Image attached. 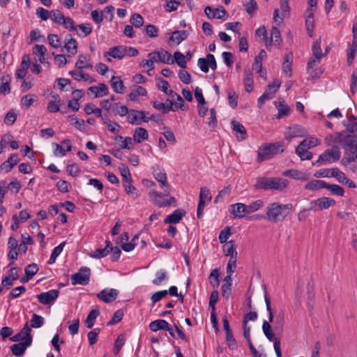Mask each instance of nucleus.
Segmentation results:
<instances>
[{"instance_id":"a211bd4d","label":"nucleus","mask_w":357,"mask_h":357,"mask_svg":"<svg viewBox=\"0 0 357 357\" xmlns=\"http://www.w3.org/2000/svg\"><path fill=\"white\" fill-rule=\"evenodd\" d=\"M230 212L233 215L234 218H243L248 213L246 204L243 203H236L231 205Z\"/></svg>"},{"instance_id":"f3484780","label":"nucleus","mask_w":357,"mask_h":357,"mask_svg":"<svg viewBox=\"0 0 357 357\" xmlns=\"http://www.w3.org/2000/svg\"><path fill=\"white\" fill-rule=\"evenodd\" d=\"M119 294V291L115 289H105L100 291L98 294L97 297L105 303H110L114 301Z\"/></svg>"},{"instance_id":"72a5a7b5","label":"nucleus","mask_w":357,"mask_h":357,"mask_svg":"<svg viewBox=\"0 0 357 357\" xmlns=\"http://www.w3.org/2000/svg\"><path fill=\"white\" fill-rule=\"evenodd\" d=\"M169 323L165 319H157L153 321L149 324V328L152 331H157L158 330H169Z\"/></svg>"},{"instance_id":"4c0bfd02","label":"nucleus","mask_w":357,"mask_h":357,"mask_svg":"<svg viewBox=\"0 0 357 357\" xmlns=\"http://www.w3.org/2000/svg\"><path fill=\"white\" fill-rule=\"evenodd\" d=\"M69 74L72 77L77 81H89V82H94V79L86 73H84L82 70H72L69 72Z\"/></svg>"},{"instance_id":"c03bdc74","label":"nucleus","mask_w":357,"mask_h":357,"mask_svg":"<svg viewBox=\"0 0 357 357\" xmlns=\"http://www.w3.org/2000/svg\"><path fill=\"white\" fill-rule=\"evenodd\" d=\"M292 59V54H288L286 55L284 61L283 63V72L287 77H290L291 76Z\"/></svg>"},{"instance_id":"37998d69","label":"nucleus","mask_w":357,"mask_h":357,"mask_svg":"<svg viewBox=\"0 0 357 357\" xmlns=\"http://www.w3.org/2000/svg\"><path fill=\"white\" fill-rule=\"evenodd\" d=\"M168 274L165 270L161 269L155 273V278L153 280L152 283L154 285L159 286L163 282L167 280Z\"/></svg>"},{"instance_id":"2f4dec72","label":"nucleus","mask_w":357,"mask_h":357,"mask_svg":"<svg viewBox=\"0 0 357 357\" xmlns=\"http://www.w3.org/2000/svg\"><path fill=\"white\" fill-rule=\"evenodd\" d=\"M188 37V33L187 31H174L171 33L169 40L176 45H178Z\"/></svg>"},{"instance_id":"1a4fd4ad","label":"nucleus","mask_w":357,"mask_h":357,"mask_svg":"<svg viewBox=\"0 0 357 357\" xmlns=\"http://www.w3.org/2000/svg\"><path fill=\"white\" fill-rule=\"evenodd\" d=\"M199 198V204L197 206V215L198 218H200L204 213V210L206 204H208L212 199V196L210 193V191L206 187H202L200 188Z\"/></svg>"},{"instance_id":"13d9d810","label":"nucleus","mask_w":357,"mask_h":357,"mask_svg":"<svg viewBox=\"0 0 357 357\" xmlns=\"http://www.w3.org/2000/svg\"><path fill=\"white\" fill-rule=\"evenodd\" d=\"M325 188H327L330 192L335 195L343 196L344 190L340 185L335 184H327Z\"/></svg>"},{"instance_id":"473e14b6","label":"nucleus","mask_w":357,"mask_h":357,"mask_svg":"<svg viewBox=\"0 0 357 357\" xmlns=\"http://www.w3.org/2000/svg\"><path fill=\"white\" fill-rule=\"evenodd\" d=\"M89 91L94 94L95 98H100L108 93V87L105 84H99L98 86H93L89 88Z\"/></svg>"},{"instance_id":"6e6552de","label":"nucleus","mask_w":357,"mask_h":357,"mask_svg":"<svg viewBox=\"0 0 357 357\" xmlns=\"http://www.w3.org/2000/svg\"><path fill=\"white\" fill-rule=\"evenodd\" d=\"M91 271L89 268L82 267L79 271L71 275L72 284L86 285L90 280Z\"/></svg>"},{"instance_id":"a18cd8bd","label":"nucleus","mask_w":357,"mask_h":357,"mask_svg":"<svg viewBox=\"0 0 357 357\" xmlns=\"http://www.w3.org/2000/svg\"><path fill=\"white\" fill-rule=\"evenodd\" d=\"M307 149L299 144L296 149V153L302 160H310L312 158V153Z\"/></svg>"},{"instance_id":"e2e57ef3","label":"nucleus","mask_w":357,"mask_h":357,"mask_svg":"<svg viewBox=\"0 0 357 357\" xmlns=\"http://www.w3.org/2000/svg\"><path fill=\"white\" fill-rule=\"evenodd\" d=\"M121 176L123 178V183L128 181H132L131 174L128 167L124 165H121L119 167Z\"/></svg>"},{"instance_id":"2eb2a0df","label":"nucleus","mask_w":357,"mask_h":357,"mask_svg":"<svg viewBox=\"0 0 357 357\" xmlns=\"http://www.w3.org/2000/svg\"><path fill=\"white\" fill-rule=\"evenodd\" d=\"M204 12L207 17L210 19H219L225 20V16L227 14V12L225 8L222 7L218 8H213L211 6H206L204 9Z\"/></svg>"},{"instance_id":"49530a36","label":"nucleus","mask_w":357,"mask_h":357,"mask_svg":"<svg viewBox=\"0 0 357 357\" xmlns=\"http://www.w3.org/2000/svg\"><path fill=\"white\" fill-rule=\"evenodd\" d=\"M321 140L315 137H310L303 140L299 144L305 149H310L319 145Z\"/></svg>"},{"instance_id":"f257e3e1","label":"nucleus","mask_w":357,"mask_h":357,"mask_svg":"<svg viewBox=\"0 0 357 357\" xmlns=\"http://www.w3.org/2000/svg\"><path fill=\"white\" fill-rule=\"evenodd\" d=\"M293 208L291 204H280L273 202L266 208V218L268 222L277 223L282 221L290 213Z\"/></svg>"},{"instance_id":"58836bf2","label":"nucleus","mask_w":357,"mask_h":357,"mask_svg":"<svg viewBox=\"0 0 357 357\" xmlns=\"http://www.w3.org/2000/svg\"><path fill=\"white\" fill-rule=\"evenodd\" d=\"M133 138L135 142L141 143L149 138V133L144 128H137L134 131Z\"/></svg>"},{"instance_id":"680f3d73","label":"nucleus","mask_w":357,"mask_h":357,"mask_svg":"<svg viewBox=\"0 0 357 357\" xmlns=\"http://www.w3.org/2000/svg\"><path fill=\"white\" fill-rule=\"evenodd\" d=\"M68 121L72 124L74 125L78 130H84V121L79 120L74 115L68 116Z\"/></svg>"},{"instance_id":"20e7f679","label":"nucleus","mask_w":357,"mask_h":357,"mask_svg":"<svg viewBox=\"0 0 357 357\" xmlns=\"http://www.w3.org/2000/svg\"><path fill=\"white\" fill-rule=\"evenodd\" d=\"M342 145L345 151L343 160L351 162L357 158V136L346 132Z\"/></svg>"},{"instance_id":"bf43d9fd","label":"nucleus","mask_w":357,"mask_h":357,"mask_svg":"<svg viewBox=\"0 0 357 357\" xmlns=\"http://www.w3.org/2000/svg\"><path fill=\"white\" fill-rule=\"evenodd\" d=\"M123 185L125 187V190L128 195H130L133 198H137L139 197L138 191L136 188L132 185V181L125 183Z\"/></svg>"},{"instance_id":"a19ab883","label":"nucleus","mask_w":357,"mask_h":357,"mask_svg":"<svg viewBox=\"0 0 357 357\" xmlns=\"http://www.w3.org/2000/svg\"><path fill=\"white\" fill-rule=\"evenodd\" d=\"M326 183L321 180H312L308 182L305 188L310 190H317L322 188H325Z\"/></svg>"},{"instance_id":"aec40b11","label":"nucleus","mask_w":357,"mask_h":357,"mask_svg":"<svg viewBox=\"0 0 357 357\" xmlns=\"http://www.w3.org/2000/svg\"><path fill=\"white\" fill-rule=\"evenodd\" d=\"M282 175L298 181H307L310 177L309 173L303 172L297 169L286 170L282 173Z\"/></svg>"},{"instance_id":"0eeeda50","label":"nucleus","mask_w":357,"mask_h":357,"mask_svg":"<svg viewBox=\"0 0 357 357\" xmlns=\"http://www.w3.org/2000/svg\"><path fill=\"white\" fill-rule=\"evenodd\" d=\"M280 85L281 82L279 80H275L273 83L269 84L265 92L257 100L258 107H261L266 100L272 99L280 89Z\"/></svg>"},{"instance_id":"a878e982","label":"nucleus","mask_w":357,"mask_h":357,"mask_svg":"<svg viewBox=\"0 0 357 357\" xmlns=\"http://www.w3.org/2000/svg\"><path fill=\"white\" fill-rule=\"evenodd\" d=\"M64 48L71 55H74L77 53V43L70 34H68L65 38Z\"/></svg>"},{"instance_id":"864d4df0","label":"nucleus","mask_w":357,"mask_h":357,"mask_svg":"<svg viewBox=\"0 0 357 357\" xmlns=\"http://www.w3.org/2000/svg\"><path fill=\"white\" fill-rule=\"evenodd\" d=\"M149 196L152 201V202L157 206V203H164V201L162 200V198L165 196V192H163V194L161 192H157L155 189L151 190L149 193Z\"/></svg>"},{"instance_id":"8fccbe9b","label":"nucleus","mask_w":357,"mask_h":357,"mask_svg":"<svg viewBox=\"0 0 357 357\" xmlns=\"http://www.w3.org/2000/svg\"><path fill=\"white\" fill-rule=\"evenodd\" d=\"M102 119L104 120V124L111 132L114 134L119 132L121 126L118 123L112 122L107 117H102Z\"/></svg>"},{"instance_id":"69168bd1","label":"nucleus","mask_w":357,"mask_h":357,"mask_svg":"<svg viewBox=\"0 0 357 357\" xmlns=\"http://www.w3.org/2000/svg\"><path fill=\"white\" fill-rule=\"evenodd\" d=\"M109 252L107 248H99L93 252L89 254V256L92 258L100 259L107 256Z\"/></svg>"},{"instance_id":"f03ea898","label":"nucleus","mask_w":357,"mask_h":357,"mask_svg":"<svg viewBox=\"0 0 357 357\" xmlns=\"http://www.w3.org/2000/svg\"><path fill=\"white\" fill-rule=\"evenodd\" d=\"M289 185L287 179L278 177H260L257 179L255 185L256 189L284 190Z\"/></svg>"},{"instance_id":"4be33fe9","label":"nucleus","mask_w":357,"mask_h":357,"mask_svg":"<svg viewBox=\"0 0 357 357\" xmlns=\"http://www.w3.org/2000/svg\"><path fill=\"white\" fill-rule=\"evenodd\" d=\"M311 204L317 206L318 210H322L335 205V201L329 197H321L312 202Z\"/></svg>"},{"instance_id":"39448f33","label":"nucleus","mask_w":357,"mask_h":357,"mask_svg":"<svg viewBox=\"0 0 357 357\" xmlns=\"http://www.w3.org/2000/svg\"><path fill=\"white\" fill-rule=\"evenodd\" d=\"M340 151L337 146H333L331 149L326 150L321 154L314 165H320L322 164H330L339 160L340 158Z\"/></svg>"},{"instance_id":"b1692460","label":"nucleus","mask_w":357,"mask_h":357,"mask_svg":"<svg viewBox=\"0 0 357 357\" xmlns=\"http://www.w3.org/2000/svg\"><path fill=\"white\" fill-rule=\"evenodd\" d=\"M31 340L26 341L24 342H19L17 344H14L11 346L10 350L12 353L17 356H21L24 354L25 350L31 344Z\"/></svg>"},{"instance_id":"9d476101","label":"nucleus","mask_w":357,"mask_h":357,"mask_svg":"<svg viewBox=\"0 0 357 357\" xmlns=\"http://www.w3.org/2000/svg\"><path fill=\"white\" fill-rule=\"evenodd\" d=\"M148 57L151 59L154 63L160 62L167 64L174 63L172 55L167 51L162 48L157 51L150 52L148 54Z\"/></svg>"},{"instance_id":"393cba45","label":"nucleus","mask_w":357,"mask_h":357,"mask_svg":"<svg viewBox=\"0 0 357 357\" xmlns=\"http://www.w3.org/2000/svg\"><path fill=\"white\" fill-rule=\"evenodd\" d=\"M153 106L154 108L161 111L164 114H166L169 111H175L176 109V107H173V102L169 99H167L165 102L154 101L153 102Z\"/></svg>"},{"instance_id":"bb28decb","label":"nucleus","mask_w":357,"mask_h":357,"mask_svg":"<svg viewBox=\"0 0 357 357\" xmlns=\"http://www.w3.org/2000/svg\"><path fill=\"white\" fill-rule=\"evenodd\" d=\"M275 104L278 110V119L287 116L290 114V107L285 103L283 99L279 98Z\"/></svg>"},{"instance_id":"338daca9","label":"nucleus","mask_w":357,"mask_h":357,"mask_svg":"<svg viewBox=\"0 0 357 357\" xmlns=\"http://www.w3.org/2000/svg\"><path fill=\"white\" fill-rule=\"evenodd\" d=\"M36 100V96L33 94L26 95L22 97L21 103L22 105L29 107Z\"/></svg>"},{"instance_id":"ddd939ff","label":"nucleus","mask_w":357,"mask_h":357,"mask_svg":"<svg viewBox=\"0 0 357 357\" xmlns=\"http://www.w3.org/2000/svg\"><path fill=\"white\" fill-rule=\"evenodd\" d=\"M307 135V131L301 126L294 125L288 128L285 132L286 139L291 140L296 137H303Z\"/></svg>"},{"instance_id":"c9c22d12","label":"nucleus","mask_w":357,"mask_h":357,"mask_svg":"<svg viewBox=\"0 0 357 357\" xmlns=\"http://www.w3.org/2000/svg\"><path fill=\"white\" fill-rule=\"evenodd\" d=\"M110 82L113 90L116 93H123L124 92L125 86L119 77L112 76Z\"/></svg>"},{"instance_id":"de8ad7c7","label":"nucleus","mask_w":357,"mask_h":357,"mask_svg":"<svg viewBox=\"0 0 357 357\" xmlns=\"http://www.w3.org/2000/svg\"><path fill=\"white\" fill-rule=\"evenodd\" d=\"M357 52V45L351 44L347 49V63L348 66H351Z\"/></svg>"},{"instance_id":"603ef678","label":"nucleus","mask_w":357,"mask_h":357,"mask_svg":"<svg viewBox=\"0 0 357 357\" xmlns=\"http://www.w3.org/2000/svg\"><path fill=\"white\" fill-rule=\"evenodd\" d=\"M312 56L323 58L326 54L322 52L321 49V39L314 41L312 46Z\"/></svg>"},{"instance_id":"5fc2aeb1","label":"nucleus","mask_w":357,"mask_h":357,"mask_svg":"<svg viewBox=\"0 0 357 357\" xmlns=\"http://www.w3.org/2000/svg\"><path fill=\"white\" fill-rule=\"evenodd\" d=\"M66 16L59 10H51V19L52 20L59 25H61L63 21L65 20Z\"/></svg>"},{"instance_id":"79ce46f5","label":"nucleus","mask_w":357,"mask_h":357,"mask_svg":"<svg viewBox=\"0 0 357 357\" xmlns=\"http://www.w3.org/2000/svg\"><path fill=\"white\" fill-rule=\"evenodd\" d=\"M88 56L86 55H79L77 61L75 63V67L79 70H82L83 68L91 69L93 68V65L88 62Z\"/></svg>"},{"instance_id":"0e129e2a","label":"nucleus","mask_w":357,"mask_h":357,"mask_svg":"<svg viewBox=\"0 0 357 357\" xmlns=\"http://www.w3.org/2000/svg\"><path fill=\"white\" fill-rule=\"evenodd\" d=\"M130 22L134 26L139 28L144 24V18L141 15L135 13L132 15Z\"/></svg>"},{"instance_id":"052dcab7","label":"nucleus","mask_w":357,"mask_h":357,"mask_svg":"<svg viewBox=\"0 0 357 357\" xmlns=\"http://www.w3.org/2000/svg\"><path fill=\"white\" fill-rule=\"evenodd\" d=\"M321 59L322 58L312 56H311V57L310 58V59L307 62V69L308 73L311 75H313V73L311 70L320 63Z\"/></svg>"},{"instance_id":"c756f323","label":"nucleus","mask_w":357,"mask_h":357,"mask_svg":"<svg viewBox=\"0 0 357 357\" xmlns=\"http://www.w3.org/2000/svg\"><path fill=\"white\" fill-rule=\"evenodd\" d=\"M61 98L59 95L52 93L48 102L47 109L50 112H56L60 109Z\"/></svg>"},{"instance_id":"09e8293b","label":"nucleus","mask_w":357,"mask_h":357,"mask_svg":"<svg viewBox=\"0 0 357 357\" xmlns=\"http://www.w3.org/2000/svg\"><path fill=\"white\" fill-rule=\"evenodd\" d=\"M337 168L321 169L314 174L317 178L334 177Z\"/></svg>"},{"instance_id":"c85d7f7f","label":"nucleus","mask_w":357,"mask_h":357,"mask_svg":"<svg viewBox=\"0 0 357 357\" xmlns=\"http://www.w3.org/2000/svg\"><path fill=\"white\" fill-rule=\"evenodd\" d=\"M282 41L280 31L276 26H273L271 33V39L267 38L266 42V47L268 49L272 43L279 45Z\"/></svg>"},{"instance_id":"e433bc0d","label":"nucleus","mask_w":357,"mask_h":357,"mask_svg":"<svg viewBox=\"0 0 357 357\" xmlns=\"http://www.w3.org/2000/svg\"><path fill=\"white\" fill-rule=\"evenodd\" d=\"M231 124L233 130L240 135V136H237V137L240 140L245 139L247 136V132L245 127L241 123L236 121H232Z\"/></svg>"},{"instance_id":"412c9836","label":"nucleus","mask_w":357,"mask_h":357,"mask_svg":"<svg viewBox=\"0 0 357 357\" xmlns=\"http://www.w3.org/2000/svg\"><path fill=\"white\" fill-rule=\"evenodd\" d=\"M30 66V58L29 55H24L20 64V68L16 71V77L17 79H24L26 75L27 70Z\"/></svg>"},{"instance_id":"f704fd0d","label":"nucleus","mask_w":357,"mask_h":357,"mask_svg":"<svg viewBox=\"0 0 357 357\" xmlns=\"http://www.w3.org/2000/svg\"><path fill=\"white\" fill-rule=\"evenodd\" d=\"M223 252L225 256L237 258V251L234 241H229L223 245Z\"/></svg>"},{"instance_id":"cd10ccee","label":"nucleus","mask_w":357,"mask_h":357,"mask_svg":"<svg viewBox=\"0 0 357 357\" xmlns=\"http://www.w3.org/2000/svg\"><path fill=\"white\" fill-rule=\"evenodd\" d=\"M347 132H337L335 135H329L325 137L324 142L327 146H332L340 143L342 144Z\"/></svg>"},{"instance_id":"423d86ee","label":"nucleus","mask_w":357,"mask_h":357,"mask_svg":"<svg viewBox=\"0 0 357 357\" xmlns=\"http://www.w3.org/2000/svg\"><path fill=\"white\" fill-rule=\"evenodd\" d=\"M262 330L264 333V335L270 342L274 341L273 347L276 354V356L282 357L280 341L279 339L274 338L273 329L268 321L266 320L263 321Z\"/></svg>"},{"instance_id":"4d7b16f0","label":"nucleus","mask_w":357,"mask_h":357,"mask_svg":"<svg viewBox=\"0 0 357 357\" xmlns=\"http://www.w3.org/2000/svg\"><path fill=\"white\" fill-rule=\"evenodd\" d=\"M174 63L176 62V64L183 69L186 68L185 56L183 53L180 52H175L174 54Z\"/></svg>"},{"instance_id":"6e6d98bb","label":"nucleus","mask_w":357,"mask_h":357,"mask_svg":"<svg viewBox=\"0 0 357 357\" xmlns=\"http://www.w3.org/2000/svg\"><path fill=\"white\" fill-rule=\"evenodd\" d=\"M264 204L263 200L257 199L251 202L250 204L246 205L248 213L250 214L258 211L264 206Z\"/></svg>"},{"instance_id":"9b49d317","label":"nucleus","mask_w":357,"mask_h":357,"mask_svg":"<svg viewBox=\"0 0 357 357\" xmlns=\"http://www.w3.org/2000/svg\"><path fill=\"white\" fill-rule=\"evenodd\" d=\"M153 176L160 183V188L165 192V195H169L172 188L167 182V175L165 171L157 168L153 170Z\"/></svg>"},{"instance_id":"3c124183","label":"nucleus","mask_w":357,"mask_h":357,"mask_svg":"<svg viewBox=\"0 0 357 357\" xmlns=\"http://www.w3.org/2000/svg\"><path fill=\"white\" fill-rule=\"evenodd\" d=\"M98 315H99L98 310H92L91 311H90V312L89 313V314L85 320L86 326L89 328H93V326L94 325V322Z\"/></svg>"},{"instance_id":"dca6fc26","label":"nucleus","mask_w":357,"mask_h":357,"mask_svg":"<svg viewBox=\"0 0 357 357\" xmlns=\"http://www.w3.org/2000/svg\"><path fill=\"white\" fill-rule=\"evenodd\" d=\"M128 120L130 123L136 125H140L142 120L144 122H148V119H146L144 112L135 109L129 112Z\"/></svg>"},{"instance_id":"4468645a","label":"nucleus","mask_w":357,"mask_h":357,"mask_svg":"<svg viewBox=\"0 0 357 357\" xmlns=\"http://www.w3.org/2000/svg\"><path fill=\"white\" fill-rule=\"evenodd\" d=\"M31 328L29 326L28 323H26L23 328L21 330L20 333L12 336L10 340L13 342H24L28 341L29 339L32 340V337L31 335Z\"/></svg>"},{"instance_id":"ea45409f","label":"nucleus","mask_w":357,"mask_h":357,"mask_svg":"<svg viewBox=\"0 0 357 357\" xmlns=\"http://www.w3.org/2000/svg\"><path fill=\"white\" fill-rule=\"evenodd\" d=\"M308 15L306 16L305 19V24L307 31L310 37L312 36V32L314 30V9H310L308 11Z\"/></svg>"},{"instance_id":"6ab92c4d","label":"nucleus","mask_w":357,"mask_h":357,"mask_svg":"<svg viewBox=\"0 0 357 357\" xmlns=\"http://www.w3.org/2000/svg\"><path fill=\"white\" fill-rule=\"evenodd\" d=\"M126 55V47L122 45L112 47L104 54L105 57H106L108 61H110V59L107 58V56H112L115 59H121L123 58Z\"/></svg>"},{"instance_id":"5701e85b","label":"nucleus","mask_w":357,"mask_h":357,"mask_svg":"<svg viewBox=\"0 0 357 357\" xmlns=\"http://www.w3.org/2000/svg\"><path fill=\"white\" fill-rule=\"evenodd\" d=\"M185 212L183 209H176L172 214L167 216L164 222L166 224H176L185 216Z\"/></svg>"},{"instance_id":"f8f14e48","label":"nucleus","mask_w":357,"mask_h":357,"mask_svg":"<svg viewBox=\"0 0 357 357\" xmlns=\"http://www.w3.org/2000/svg\"><path fill=\"white\" fill-rule=\"evenodd\" d=\"M59 296V291L52 289L47 292H43L36 296L38 301L43 305H50L53 303Z\"/></svg>"},{"instance_id":"774afa93","label":"nucleus","mask_w":357,"mask_h":357,"mask_svg":"<svg viewBox=\"0 0 357 357\" xmlns=\"http://www.w3.org/2000/svg\"><path fill=\"white\" fill-rule=\"evenodd\" d=\"M349 132H353L357 131V119L354 117L348 119L344 123Z\"/></svg>"},{"instance_id":"7c9ffc66","label":"nucleus","mask_w":357,"mask_h":357,"mask_svg":"<svg viewBox=\"0 0 357 357\" xmlns=\"http://www.w3.org/2000/svg\"><path fill=\"white\" fill-rule=\"evenodd\" d=\"M243 84L245 90L248 93H250L253 90L254 81L252 74L250 68L245 69Z\"/></svg>"},{"instance_id":"7ed1b4c3","label":"nucleus","mask_w":357,"mask_h":357,"mask_svg":"<svg viewBox=\"0 0 357 357\" xmlns=\"http://www.w3.org/2000/svg\"><path fill=\"white\" fill-rule=\"evenodd\" d=\"M284 145L282 142L266 144L259 148L257 151V161L262 162L269 160L275 155L282 153Z\"/></svg>"}]
</instances>
